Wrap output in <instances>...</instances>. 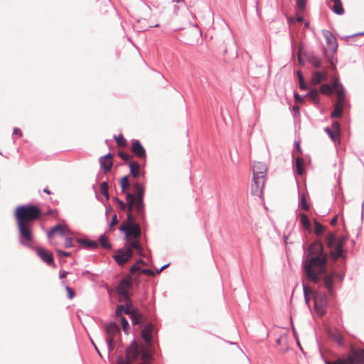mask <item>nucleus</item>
<instances>
[{"mask_svg": "<svg viewBox=\"0 0 364 364\" xmlns=\"http://www.w3.org/2000/svg\"><path fill=\"white\" fill-rule=\"evenodd\" d=\"M76 240L84 248L87 250H95L98 247V243L96 241L89 240L82 238H77Z\"/></svg>", "mask_w": 364, "mask_h": 364, "instance_id": "a878e982", "label": "nucleus"}, {"mask_svg": "<svg viewBox=\"0 0 364 364\" xmlns=\"http://www.w3.org/2000/svg\"><path fill=\"white\" fill-rule=\"evenodd\" d=\"M343 107L335 105L333 111L331 114V118H339L342 116Z\"/></svg>", "mask_w": 364, "mask_h": 364, "instance_id": "4c0bfd02", "label": "nucleus"}, {"mask_svg": "<svg viewBox=\"0 0 364 364\" xmlns=\"http://www.w3.org/2000/svg\"><path fill=\"white\" fill-rule=\"evenodd\" d=\"M55 232L58 233L60 235L63 236L65 235L66 234H68L70 232V230L67 228L63 227L61 225H57L48 232V237L50 238L52 235Z\"/></svg>", "mask_w": 364, "mask_h": 364, "instance_id": "393cba45", "label": "nucleus"}, {"mask_svg": "<svg viewBox=\"0 0 364 364\" xmlns=\"http://www.w3.org/2000/svg\"><path fill=\"white\" fill-rule=\"evenodd\" d=\"M125 248H131L132 250L135 249L137 250L138 255L141 257H145L143 253L142 247L138 240H133L129 242L127 246H124Z\"/></svg>", "mask_w": 364, "mask_h": 364, "instance_id": "bb28decb", "label": "nucleus"}, {"mask_svg": "<svg viewBox=\"0 0 364 364\" xmlns=\"http://www.w3.org/2000/svg\"><path fill=\"white\" fill-rule=\"evenodd\" d=\"M323 36L326 39L328 48L333 52L336 53L338 48V43L336 37L332 32L328 30L323 31Z\"/></svg>", "mask_w": 364, "mask_h": 364, "instance_id": "4468645a", "label": "nucleus"}, {"mask_svg": "<svg viewBox=\"0 0 364 364\" xmlns=\"http://www.w3.org/2000/svg\"><path fill=\"white\" fill-rule=\"evenodd\" d=\"M129 315L130 316V318L134 325L139 324L142 323L144 320V316L139 313L136 309L132 308Z\"/></svg>", "mask_w": 364, "mask_h": 364, "instance_id": "b1692460", "label": "nucleus"}, {"mask_svg": "<svg viewBox=\"0 0 364 364\" xmlns=\"http://www.w3.org/2000/svg\"><path fill=\"white\" fill-rule=\"evenodd\" d=\"M337 223V216H335L333 218L331 219L330 224L331 225H335Z\"/></svg>", "mask_w": 364, "mask_h": 364, "instance_id": "0e129e2a", "label": "nucleus"}, {"mask_svg": "<svg viewBox=\"0 0 364 364\" xmlns=\"http://www.w3.org/2000/svg\"><path fill=\"white\" fill-rule=\"evenodd\" d=\"M101 168L104 170L105 173L109 172L112 166V161L111 160L99 161Z\"/></svg>", "mask_w": 364, "mask_h": 364, "instance_id": "473e14b6", "label": "nucleus"}, {"mask_svg": "<svg viewBox=\"0 0 364 364\" xmlns=\"http://www.w3.org/2000/svg\"><path fill=\"white\" fill-rule=\"evenodd\" d=\"M65 290L68 293V297L72 299L75 296V291L68 286L65 287Z\"/></svg>", "mask_w": 364, "mask_h": 364, "instance_id": "3c124183", "label": "nucleus"}, {"mask_svg": "<svg viewBox=\"0 0 364 364\" xmlns=\"http://www.w3.org/2000/svg\"><path fill=\"white\" fill-rule=\"evenodd\" d=\"M105 330L107 335V337H111L113 338L120 332L119 326L114 322H111L107 324L105 327Z\"/></svg>", "mask_w": 364, "mask_h": 364, "instance_id": "aec40b11", "label": "nucleus"}, {"mask_svg": "<svg viewBox=\"0 0 364 364\" xmlns=\"http://www.w3.org/2000/svg\"><path fill=\"white\" fill-rule=\"evenodd\" d=\"M136 263H138L139 265H140V264L145 265L146 264L145 262L141 259H139Z\"/></svg>", "mask_w": 364, "mask_h": 364, "instance_id": "774afa93", "label": "nucleus"}, {"mask_svg": "<svg viewBox=\"0 0 364 364\" xmlns=\"http://www.w3.org/2000/svg\"><path fill=\"white\" fill-rule=\"evenodd\" d=\"M310 63L316 68H320L321 66L322 61L320 58L316 57H313L310 60Z\"/></svg>", "mask_w": 364, "mask_h": 364, "instance_id": "49530a36", "label": "nucleus"}, {"mask_svg": "<svg viewBox=\"0 0 364 364\" xmlns=\"http://www.w3.org/2000/svg\"><path fill=\"white\" fill-rule=\"evenodd\" d=\"M307 1L308 0H296V9L298 11L302 12L305 10Z\"/></svg>", "mask_w": 364, "mask_h": 364, "instance_id": "a19ab883", "label": "nucleus"}, {"mask_svg": "<svg viewBox=\"0 0 364 364\" xmlns=\"http://www.w3.org/2000/svg\"><path fill=\"white\" fill-rule=\"evenodd\" d=\"M314 103L317 104L319 102L318 92L317 90H311L309 93L306 95Z\"/></svg>", "mask_w": 364, "mask_h": 364, "instance_id": "2f4dec72", "label": "nucleus"}, {"mask_svg": "<svg viewBox=\"0 0 364 364\" xmlns=\"http://www.w3.org/2000/svg\"><path fill=\"white\" fill-rule=\"evenodd\" d=\"M335 277L334 273L326 274L324 275L323 279V283L326 289L328 291L329 294L331 295L333 292V286L334 282L333 278Z\"/></svg>", "mask_w": 364, "mask_h": 364, "instance_id": "6ab92c4d", "label": "nucleus"}, {"mask_svg": "<svg viewBox=\"0 0 364 364\" xmlns=\"http://www.w3.org/2000/svg\"><path fill=\"white\" fill-rule=\"evenodd\" d=\"M265 182V178L252 177V183L251 185V193L256 196H261L263 192V187Z\"/></svg>", "mask_w": 364, "mask_h": 364, "instance_id": "9b49d317", "label": "nucleus"}, {"mask_svg": "<svg viewBox=\"0 0 364 364\" xmlns=\"http://www.w3.org/2000/svg\"><path fill=\"white\" fill-rule=\"evenodd\" d=\"M325 364H364V349L351 345L348 355L332 363L325 360Z\"/></svg>", "mask_w": 364, "mask_h": 364, "instance_id": "39448f33", "label": "nucleus"}, {"mask_svg": "<svg viewBox=\"0 0 364 364\" xmlns=\"http://www.w3.org/2000/svg\"><path fill=\"white\" fill-rule=\"evenodd\" d=\"M169 266V263L166 264H164L163 267H161L159 269L157 270V272L158 273H160L164 269H166V267H168Z\"/></svg>", "mask_w": 364, "mask_h": 364, "instance_id": "69168bd1", "label": "nucleus"}, {"mask_svg": "<svg viewBox=\"0 0 364 364\" xmlns=\"http://www.w3.org/2000/svg\"><path fill=\"white\" fill-rule=\"evenodd\" d=\"M32 225L33 223H17L19 243L31 249H33L31 245L33 240Z\"/></svg>", "mask_w": 364, "mask_h": 364, "instance_id": "0eeeda50", "label": "nucleus"}, {"mask_svg": "<svg viewBox=\"0 0 364 364\" xmlns=\"http://www.w3.org/2000/svg\"><path fill=\"white\" fill-rule=\"evenodd\" d=\"M314 225H315V228H314L315 233L318 235H321L324 230V227L321 223H319L318 221H315Z\"/></svg>", "mask_w": 364, "mask_h": 364, "instance_id": "37998d69", "label": "nucleus"}, {"mask_svg": "<svg viewBox=\"0 0 364 364\" xmlns=\"http://www.w3.org/2000/svg\"><path fill=\"white\" fill-rule=\"evenodd\" d=\"M100 242L102 247H103L104 248H105V249L111 248V245L108 240V238L105 235H102L100 237Z\"/></svg>", "mask_w": 364, "mask_h": 364, "instance_id": "58836bf2", "label": "nucleus"}, {"mask_svg": "<svg viewBox=\"0 0 364 364\" xmlns=\"http://www.w3.org/2000/svg\"><path fill=\"white\" fill-rule=\"evenodd\" d=\"M339 85H341L338 80H335L332 85L329 84H323L320 87V92L323 95H329L333 90H336L339 87Z\"/></svg>", "mask_w": 364, "mask_h": 364, "instance_id": "412c9836", "label": "nucleus"}, {"mask_svg": "<svg viewBox=\"0 0 364 364\" xmlns=\"http://www.w3.org/2000/svg\"><path fill=\"white\" fill-rule=\"evenodd\" d=\"M363 35H364V31L363 32H360V33H355V34L350 35L349 36H346L345 38H350L355 37V36H363Z\"/></svg>", "mask_w": 364, "mask_h": 364, "instance_id": "e2e57ef3", "label": "nucleus"}, {"mask_svg": "<svg viewBox=\"0 0 364 364\" xmlns=\"http://www.w3.org/2000/svg\"><path fill=\"white\" fill-rule=\"evenodd\" d=\"M333 4H328L329 9L337 15H342L344 14V9L341 0H331Z\"/></svg>", "mask_w": 364, "mask_h": 364, "instance_id": "4be33fe9", "label": "nucleus"}, {"mask_svg": "<svg viewBox=\"0 0 364 364\" xmlns=\"http://www.w3.org/2000/svg\"><path fill=\"white\" fill-rule=\"evenodd\" d=\"M299 216L303 227L306 230L309 229L311 224L308 216L305 213H299Z\"/></svg>", "mask_w": 364, "mask_h": 364, "instance_id": "72a5a7b5", "label": "nucleus"}, {"mask_svg": "<svg viewBox=\"0 0 364 364\" xmlns=\"http://www.w3.org/2000/svg\"><path fill=\"white\" fill-rule=\"evenodd\" d=\"M314 302L316 311L321 316L325 314L328 306L326 294L324 293H316L314 298Z\"/></svg>", "mask_w": 364, "mask_h": 364, "instance_id": "6e6552de", "label": "nucleus"}, {"mask_svg": "<svg viewBox=\"0 0 364 364\" xmlns=\"http://www.w3.org/2000/svg\"><path fill=\"white\" fill-rule=\"evenodd\" d=\"M108 188V183L106 181H103L100 183L101 193L105 197L106 200L109 199Z\"/></svg>", "mask_w": 364, "mask_h": 364, "instance_id": "e433bc0d", "label": "nucleus"}, {"mask_svg": "<svg viewBox=\"0 0 364 364\" xmlns=\"http://www.w3.org/2000/svg\"><path fill=\"white\" fill-rule=\"evenodd\" d=\"M68 272H65V271H60V274H59V277L60 279H63L65 277H66V276L68 275Z\"/></svg>", "mask_w": 364, "mask_h": 364, "instance_id": "052dcab7", "label": "nucleus"}, {"mask_svg": "<svg viewBox=\"0 0 364 364\" xmlns=\"http://www.w3.org/2000/svg\"><path fill=\"white\" fill-rule=\"evenodd\" d=\"M131 151L138 158L142 159L146 157L145 149L138 139H134L132 140Z\"/></svg>", "mask_w": 364, "mask_h": 364, "instance_id": "2eb2a0df", "label": "nucleus"}, {"mask_svg": "<svg viewBox=\"0 0 364 364\" xmlns=\"http://www.w3.org/2000/svg\"><path fill=\"white\" fill-rule=\"evenodd\" d=\"M134 217L132 213H127V221L122 224L119 230L125 233L127 240L129 238L136 239L141 235V229L139 224L134 223Z\"/></svg>", "mask_w": 364, "mask_h": 364, "instance_id": "423d86ee", "label": "nucleus"}, {"mask_svg": "<svg viewBox=\"0 0 364 364\" xmlns=\"http://www.w3.org/2000/svg\"><path fill=\"white\" fill-rule=\"evenodd\" d=\"M336 240H337V239L336 238V236H335V235L333 233L328 232L326 235V245L331 250L333 247L334 244H335Z\"/></svg>", "mask_w": 364, "mask_h": 364, "instance_id": "c756f323", "label": "nucleus"}, {"mask_svg": "<svg viewBox=\"0 0 364 364\" xmlns=\"http://www.w3.org/2000/svg\"><path fill=\"white\" fill-rule=\"evenodd\" d=\"M57 255L59 257H70L71 255L70 252H65L61 250H56Z\"/></svg>", "mask_w": 364, "mask_h": 364, "instance_id": "8fccbe9b", "label": "nucleus"}, {"mask_svg": "<svg viewBox=\"0 0 364 364\" xmlns=\"http://www.w3.org/2000/svg\"><path fill=\"white\" fill-rule=\"evenodd\" d=\"M106 343L108 349V353L109 354L111 351L114 350V339L111 337H107L106 338Z\"/></svg>", "mask_w": 364, "mask_h": 364, "instance_id": "79ce46f5", "label": "nucleus"}, {"mask_svg": "<svg viewBox=\"0 0 364 364\" xmlns=\"http://www.w3.org/2000/svg\"><path fill=\"white\" fill-rule=\"evenodd\" d=\"M130 172L134 178L138 177L139 174V165L136 161H131L129 164Z\"/></svg>", "mask_w": 364, "mask_h": 364, "instance_id": "c85d7f7f", "label": "nucleus"}, {"mask_svg": "<svg viewBox=\"0 0 364 364\" xmlns=\"http://www.w3.org/2000/svg\"><path fill=\"white\" fill-rule=\"evenodd\" d=\"M328 75L326 70L316 71L312 74L311 84L313 85H319L321 82L327 80Z\"/></svg>", "mask_w": 364, "mask_h": 364, "instance_id": "a211bd4d", "label": "nucleus"}, {"mask_svg": "<svg viewBox=\"0 0 364 364\" xmlns=\"http://www.w3.org/2000/svg\"><path fill=\"white\" fill-rule=\"evenodd\" d=\"M38 257L48 265L55 266L53 254L43 247L36 248Z\"/></svg>", "mask_w": 364, "mask_h": 364, "instance_id": "ddd939ff", "label": "nucleus"}, {"mask_svg": "<svg viewBox=\"0 0 364 364\" xmlns=\"http://www.w3.org/2000/svg\"><path fill=\"white\" fill-rule=\"evenodd\" d=\"M132 255L133 251L131 248L124 247L118 250L117 254L114 256V259L119 265H123L129 260Z\"/></svg>", "mask_w": 364, "mask_h": 364, "instance_id": "9d476101", "label": "nucleus"}, {"mask_svg": "<svg viewBox=\"0 0 364 364\" xmlns=\"http://www.w3.org/2000/svg\"><path fill=\"white\" fill-rule=\"evenodd\" d=\"M119 183L122 188V192L126 194V193H127V189L129 186V177L127 176L122 177L119 181Z\"/></svg>", "mask_w": 364, "mask_h": 364, "instance_id": "f704fd0d", "label": "nucleus"}, {"mask_svg": "<svg viewBox=\"0 0 364 364\" xmlns=\"http://www.w3.org/2000/svg\"><path fill=\"white\" fill-rule=\"evenodd\" d=\"M332 128L336 132H340V123L338 121H333L332 122Z\"/></svg>", "mask_w": 364, "mask_h": 364, "instance_id": "5fc2aeb1", "label": "nucleus"}, {"mask_svg": "<svg viewBox=\"0 0 364 364\" xmlns=\"http://www.w3.org/2000/svg\"><path fill=\"white\" fill-rule=\"evenodd\" d=\"M337 93V100L336 102V105H338L340 107H344L346 105V95L344 92V88L343 85H339V87L336 90Z\"/></svg>", "mask_w": 364, "mask_h": 364, "instance_id": "5701e85b", "label": "nucleus"}, {"mask_svg": "<svg viewBox=\"0 0 364 364\" xmlns=\"http://www.w3.org/2000/svg\"><path fill=\"white\" fill-rule=\"evenodd\" d=\"M141 269H140V266L138 264V263H135L130 267L129 272L131 274H134L136 271L141 272Z\"/></svg>", "mask_w": 364, "mask_h": 364, "instance_id": "603ef678", "label": "nucleus"}, {"mask_svg": "<svg viewBox=\"0 0 364 364\" xmlns=\"http://www.w3.org/2000/svg\"><path fill=\"white\" fill-rule=\"evenodd\" d=\"M304 161L301 157L296 158L295 166H296V173L300 176L302 175L303 172H304Z\"/></svg>", "mask_w": 364, "mask_h": 364, "instance_id": "7c9ffc66", "label": "nucleus"}, {"mask_svg": "<svg viewBox=\"0 0 364 364\" xmlns=\"http://www.w3.org/2000/svg\"><path fill=\"white\" fill-rule=\"evenodd\" d=\"M13 134H18V135L21 136L22 135V132L18 128H14V132H13Z\"/></svg>", "mask_w": 364, "mask_h": 364, "instance_id": "680f3d73", "label": "nucleus"}, {"mask_svg": "<svg viewBox=\"0 0 364 364\" xmlns=\"http://www.w3.org/2000/svg\"><path fill=\"white\" fill-rule=\"evenodd\" d=\"M114 138L119 146L124 147L127 145V141L123 137L122 134H119L117 136L115 135Z\"/></svg>", "mask_w": 364, "mask_h": 364, "instance_id": "ea45409f", "label": "nucleus"}, {"mask_svg": "<svg viewBox=\"0 0 364 364\" xmlns=\"http://www.w3.org/2000/svg\"><path fill=\"white\" fill-rule=\"evenodd\" d=\"M304 294L306 303L308 304L309 302V299L307 296V287L305 286H304Z\"/></svg>", "mask_w": 364, "mask_h": 364, "instance_id": "bf43d9fd", "label": "nucleus"}, {"mask_svg": "<svg viewBox=\"0 0 364 364\" xmlns=\"http://www.w3.org/2000/svg\"><path fill=\"white\" fill-rule=\"evenodd\" d=\"M153 328L151 323L146 324L141 330V337L146 346L139 347L137 343L133 341L126 348L125 357L122 355L117 356L116 364H132L137 361L139 358L141 360V363L139 364H153V358L148 349L152 343Z\"/></svg>", "mask_w": 364, "mask_h": 364, "instance_id": "f03ea898", "label": "nucleus"}, {"mask_svg": "<svg viewBox=\"0 0 364 364\" xmlns=\"http://www.w3.org/2000/svg\"><path fill=\"white\" fill-rule=\"evenodd\" d=\"M299 88L301 90H306L308 89V86L306 83L304 82V77H300V80H299Z\"/></svg>", "mask_w": 364, "mask_h": 364, "instance_id": "09e8293b", "label": "nucleus"}, {"mask_svg": "<svg viewBox=\"0 0 364 364\" xmlns=\"http://www.w3.org/2000/svg\"><path fill=\"white\" fill-rule=\"evenodd\" d=\"M132 186L134 193H126L127 203L117 197H114L113 200L119 205L121 210H127L128 213H132L134 210L140 218L144 219L145 216L144 188L138 182L133 183Z\"/></svg>", "mask_w": 364, "mask_h": 364, "instance_id": "7ed1b4c3", "label": "nucleus"}, {"mask_svg": "<svg viewBox=\"0 0 364 364\" xmlns=\"http://www.w3.org/2000/svg\"><path fill=\"white\" fill-rule=\"evenodd\" d=\"M123 301H125L124 305H118L116 308L115 315L117 317L123 316V314L129 315L132 309V303L131 299H123Z\"/></svg>", "mask_w": 364, "mask_h": 364, "instance_id": "f3484780", "label": "nucleus"}, {"mask_svg": "<svg viewBox=\"0 0 364 364\" xmlns=\"http://www.w3.org/2000/svg\"><path fill=\"white\" fill-rule=\"evenodd\" d=\"M296 21L297 22H300V23H301V22H303L304 18H303V17H302L301 16L296 15Z\"/></svg>", "mask_w": 364, "mask_h": 364, "instance_id": "338daca9", "label": "nucleus"}, {"mask_svg": "<svg viewBox=\"0 0 364 364\" xmlns=\"http://www.w3.org/2000/svg\"><path fill=\"white\" fill-rule=\"evenodd\" d=\"M132 282L130 278H124L120 281L117 289L120 301H123V299H130L128 291L132 288Z\"/></svg>", "mask_w": 364, "mask_h": 364, "instance_id": "1a4fd4ad", "label": "nucleus"}, {"mask_svg": "<svg viewBox=\"0 0 364 364\" xmlns=\"http://www.w3.org/2000/svg\"><path fill=\"white\" fill-rule=\"evenodd\" d=\"M267 172V166L266 164L263 162H255L252 167V175L253 177H262L266 178Z\"/></svg>", "mask_w": 364, "mask_h": 364, "instance_id": "dca6fc26", "label": "nucleus"}, {"mask_svg": "<svg viewBox=\"0 0 364 364\" xmlns=\"http://www.w3.org/2000/svg\"><path fill=\"white\" fill-rule=\"evenodd\" d=\"M117 223H118L117 216V215H114L112 216V218L111 221H110L109 226H110V227L114 226V225H115Z\"/></svg>", "mask_w": 364, "mask_h": 364, "instance_id": "4d7b16f0", "label": "nucleus"}, {"mask_svg": "<svg viewBox=\"0 0 364 364\" xmlns=\"http://www.w3.org/2000/svg\"><path fill=\"white\" fill-rule=\"evenodd\" d=\"M345 242V237H340L336 241L333 247L330 251V255L334 259H338L343 256V247Z\"/></svg>", "mask_w": 364, "mask_h": 364, "instance_id": "f8f14e48", "label": "nucleus"}, {"mask_svg": "<svg viewBox=\"0 0 364 364\" xmlns=\"http://www.w3.org/2000/svg\"><path fill=\"white\" fill-rule=\"evenodd\" d=\"M333 339L340 346H343L344 344L343 337L339 333H335L333 336Z\"/></svg>", "mask_w": 364, "mask_h": 364, "instance_id": "a18cd8bd", "label": "nucleus"}, {"mask_svg": "<svg viewBox=\"0 0 364 364\" xmlns=\"http://www.w3.org/2000/svg\"><path fill=\"white\" fill-rule=\"evenodd\" d=\"M299 206L300 208L304 210H309V205L308 204L305 195L302 194L300 196L299 201Z\"/></svg>", "mask_w": 364, "mask_h": 364, "instance_id": "c9c22d12", "label": "nucleus"}, {"mask_svg": "<svg viewBox=\"0 0 364 364\" xmlns=\"http://www.w3.org/2000/svg\"><path fill=\"white\" fill-rule=\"evenodd\" d=\"M141 273L142 274H148V275H150V276H154L155 273L153 270L151 269H141Z\"/></svg>", "mask_w": 364, "mask_h": 364, "instance_id": "6e6d98bb", "label": "nucleus"}, {"mask_svg": "<svg viewBox=\"0 0 364 364\" xmlns=\"http://www.w3.org/2000/svg\"><path fill=\"white\" fill-rule=\"evenodd\" d=\"M41 215L40 209L33 205H25L17 208L15 216L17 223H33Z\"/></svg>", "mask_w": 364, "mask_h": 364, "instance_id": "20e7f679", "label": "nucleus"}, {"mask_svg": "<svg viewBox=\"0 0 364 364\" xmlns=\"http://www.w3.org/2000/svg\"><path fill=\"white\" fill-rule=\"evenodd\" d=\"M118 156L126 162L129 161L132 159L129 154L124 151H119Z\"/></svg>", "mask_w": 364, "mask_h": 364, "instance_id": "c03bdc74", "label": "nucleus"}, {"mask_svg": "<svg viewBox=\"0 0 364 364\" xmlns=\"http://www.w3.org/2000/svg\"><path fill=\"white\" fill-rule=\"evenodd\" d=\"M324 131L335 144L340 143V132H336L329 127H326Z\"/></svg>", "mask_w": 364, "mask_h": 364, "instance_id": "cd10ccee", "label": "nucleus"}, {"mask_svg": "<svg viewBox=\"0 0 364 364\" xmlns=\"http://www.w3.org/2000/svg\"><path fill=\"white\" fill-rule=\"evenodd\" d=\"M111 158H112V154L108 153L106 155L101 156L100 158L99 161L110 160Z\"/></svg>", "mask_w": 364, "mask_h": 364, "instance_id": "13d9d810", "label": "nucleus"}, {"mask_svg": "<svg viewBox=\"0 0 364 364\" xmlns=\"http://www.w3.org/2000/svg\"><path fill=\"white\" fill-rule=\"evenodd\" d=\"M119 317H120V321H121V323H122L123 330L125 333H127V326H129V323L125 317H124V316H119Z\"/></svg>", "mask_w": 364, "mask_h": 364, "instance_id": "de8ad7c7", "label": "nucleus"}, {"mask_svg": "<svg viewBox=\"0 0 364 364\" xmlns=\"http://www.w3.org/2000/svg\"><path fill=\"white\" fill-rule=\"evenodd\" d=\"M328 255L320 241L312 243L302 261V268L308 280L318 284L321 275L326 272Z\"/></svg>", "mask_w": 364, "mask_h": 364, "instance_id": "f257e3e1", "label": "nucleus"}, {"mask_svg": "<svg viewBox=\"0 0 364 364\" xmlns=\"http://www.w3.org/2000/svg\"><path fill=\"white\" fill-rule=\"evenodd\" d=\"M73 247V239L71 237H67L65 241V247L69 248V247Z\"/></svg>", "mask_w": 364, "mask_h": 364, "instance_id": "864d4df0", "label": "nucleus"}]
</instances>
